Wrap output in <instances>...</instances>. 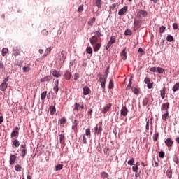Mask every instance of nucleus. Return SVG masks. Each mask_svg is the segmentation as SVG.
I'll use <instances>...</instances> for the list:
<instances>
[{
  "label": "nucleus",
  "instance_id": "27",
  "mask_svg": "<svg viewBox=\"0 0 179 179\" xmlns=\"http://www.w3.org/2000/svg\"><path fill=\"white\" fill-rule=\"evenodd\" d=\"M13 145L15 146V148H19L20 146V142H19V140L15 139L13 141Z\"/></svg>",
  "mask_w": 179,
  "mask_h": 179
},
{
  "label": "nucleus",
  "instance_id": "47",
  "mask_svg": "<svg viewBox=\"0 0 179 179\" xmlns=\"http://www.w3.org/2000/svg\"><path fill=\"white\" fill-rule=\"evenodd\" d=\"M96 6L99 8H101V0H96Z\"/></svg>",
  "mask_w": 179,
  "mask_h": 179
},
{
  "label": "nucleus",
  "instance_id": "16",
  "mask_svg": "<svg viewBox=\"0 0 179 179\" xmlns=\"http://www.w3.org/2000/svg\"><path fill=\"white\" fill-rule=\"evenodd\" d=\"M100 47H101V43H95V45L93 47L94 52H97V51L100 50Z\"/></svg>",
  "mask_w": 179,
  "mask_h": 179
},
{
  "label": "nucleus",
  "instance_id": "36",
  "mask_svg": "<svg viewBox=\"0 0 179 179\" xmlns=\"http://www.w3.org/2000/svg\"><path fill=\"white\" fill-rule=\"evenodd\" d=\"M167 118H169V112H166L162 115V120L164 121H167Z\"/></svg>",
  "mask_w": 179,
  "mask_h": 179
},
{
  "label": "nucleus",
  "instance_id": "35",
  "mask_svg": "<svg viewBox=\"0 0 179 179\" xmlns=\"http://www.w3.org/2000/svg\"><path fill=\"white\" fill-rule=\"evenodd\" d=\"M8 52H9V50L7 48H4L2 49V56L5 57L6 55V54H8Z\"/></svg>",
  "mask_w": 179,
  "mask_h": 179
},
{
  "label": "nucleus",
  "instance_id": "46",
  "mask_svg": "<svg viewBox=\"0 0 179 179\" xmlns=\"http://www.w3.org/2000/svg\"><path fill=\"white\" fill-rule=\"evenodd\" d=\"M94 22H96V17H93L92 20H90L88 22V24H90V26H93V24L94 23Z\"/></svg>",
  "mask_w": 179,
  "mask_h": 179
},
{
  "label": "nucleus",
  "instance_id": "30",
  "mask_svg": "<svg viewBox=\"0 0 179 179\" xmlns=\"http://www.w3.org/2000/svg\"><path fill=\"white\" fill-rule=\"evenodd\" d=\"M149 101H150V100H149L148 98H144L143 99V106L144 107L148 106V104H149Z\"/></svg>",
  "mask_w": 179,
  "mask_h": 179
},
{
  "label": "nucleus",
  "instance_id": "28",
  "mask_svg": "<svg viewBox=\"0 0 179 179\" xmlns=\"http://www.w3.org/2000/svg\"><path fill=\"white\" fill-rule=\"evenodd\" d=\"M101 177L103 179L108 178V173L103 171L101 173Z\"/></svg>",
  "mask_w": 179,
  "mask_h": 179
},
{
  "label": "nucleus",
  "instance_id": "2",
  "mask_svg": "<svg viewBox=\"0 0 179 179\" xmlns=\"http://www.w3.org/2000/svg\"><path fill=\"white\" fill-rule=\"evenodd\" d=\"M20 130V127H15L13 129V131H12V133L10 134L11 138H19V131Z\"/></svg>",
  "mask_w": 179,
  "mask_h": 179
},
{
  "label": "nucleus",
  "instance_id": "56",
  "mask_svg": "<svg viewBox=\"0 0 179 179\" xmlns=\"http://www.w3.org/2000/svg\"><path fill=\"white\" fill-rule=\"evenodd\" d=\"M23 72H29L30 71V68L29 66H24L22 68Z\"/></svg>",
  "mask_w": 179,
  "mask_h": 179
},
{
  "label": "nucleus",
  "instance_id": "62",
  "mask_svg": "<svg viewBox=\"0 0 179 179\" xmlns=\"http://www.w3.org/2000/svg\"><path fill=\"white\" fill-rule=\"evenodd\" d=\"M77 79H79V73H76L74 74V80H76Z\"/></svg>",
  "mask_w": 179,
  "mask_h": 179
},
{
  "label": "nucleus",
  "instance_id": "29",
  "mask_svg": "<svg viewBox=\"0 0 179 179\" xmlns=\"http://www.w3.org/2000/svg\"><path fill=\"white\" fill-rule=\"evenodd\" d=\"M178 90H179V83H176L173 85L172 90H173V92H177V91H178Z\"/></svg>",
  "mask_w": 179,
  "mask_h": 179
},
{
  "label": "nucleus",
  "instance_id": "54",
  "mask_svg": "<svg viewBox=\"0 0 179 179\" xmlns=\"http://www.w3.org/2000/svg\"><path fill=\"white\" fill-rule=\"evenodd\" d=\"M134 159L132 158L131 159L127 162V164H129V166H134Z\"/></svg>",
  "mask_w": 179,
  "mask_h": 179
},
{
  "label": "nucleus",
  "instance_id": "61",
  "mask_svg": "<svg viewBox=\"0 0 179 179\" xmlns=\"http://www.w3.org/2000/svg\"><path fill=\"white\" fill-rule=\"evenodd\" d=\"M85 135L87 136H89V135H90V129H85Z\"/></svg>",
  "mask_w": 179,
  "mask_h": 179
},
{
  "label": "nucleus",
  "instance_id": "42",
  "mask_svg": "<svg viewBox=\"0 0 179 179\" xmlns=\"http://www.w3.org/2000/svg\"><path fill=\"white\" fill-rule=\"evenodd\" d=\"M59 122H60L61 125H64V124H66V118L62 117V119L59 120Z\"/></svg>",
  "mask_w": 179,
  "mask_h": 179
},
{
  "label": "nucleus",
  "instance_id": "50",
  "mask_svg": "<svg viewBox=\"0 0 179 179\" xmlns=\"http://www.w3.org/2000/svg\"><path fill=\"white\" fill-rule=\"evenodd\" d=\"M157 71L158 73H163V72H164V69L161 67H157Z\"/></svg>",
  "mask_w": 179,
  "mask_h": 179
},
{
  "label": "nucleus",
  "instance_id": "6",
  "mask_svg": "<svg viewBox=\"0 0 179 179\" xmlns=\"http://www.w3.org/2000/svg\"><path fill=\"white\" fill-rule=\"evenodd\" d=\"M113 106V104L108 103V105L105 106L101 110L102 114H107L108 111H110L111 109V107Z\"/></svg>",
  "mask_w": 179,
  "mask_h": 179
},
{
  "label": "nucleus",
  "instance_id": "23",
  "mask_svg": "<svg viewBox=\"0 0 179 179\" xmlns=\"http://www.w3.org/2000/svg\"><path fill=\"white\" fill-rule=\"evenodd\" d=\"M50 52H51V47L48 48L45 51V53L43 56V58H45V57H47V55H50Z\"/></svg>",
  "mask_w": 179,
  "mask_h": 179
},
{
  "label": "nucleus",
  "instance_id": "21",
  "mask_svg": "<svg viewBox=\"0 0 179 179\" xmlns=\"http://www.w3.org/2000/svg\"><path fill=\"white\" fill-rule=\"evenodd\" d=\"M160 94H161V97L162 99H165L166 97V87L164 86L163 89L160 90Z\"/></svg>",
  "mask_w": 179,
  "mask_h": 179
},
{
  "label": "nucleus",
  "instance_id": "32",
  "mask_svg": "<svg viewBox=\"0 0 179 179\" xmlns=\"http://www.w3.org/2000/svg\"><path fill=\"white\" fill-rule=\"evenodd\" d=\"M166 176L168 178H171L173 176V171H171V169H168L166 171Z\"/></svg>",
  "mask_w": 179,
  "mask_h": 179
},
{
  "label": "nucleus",
  "instance_id": "58",
  "mask_svg": "<svg viewBox=\"0 0 179 179\" xmlns=\"http://www.w3.org/2000/svg\"><path fill=\"white\" fill-rule=\"evenodd\" d=\"M77 11L78 13L83 12V6H82V5L79 6Z\"/></svg>",
  "mask_w": 179,
  "mask_h": 179
},
{
  "label": "nucleus",
  "instance_id": "48",
  "mask_svg": "<svg viewBox=\"0 0 179 179\" xmlns=\"http://www.w3.org/2000/svg\"><path fill=\"white\" fill-rule=\"evenodd\" d=\"M166 40L169 42H171L174 40V38L171 35H168L166 37Z\"/></svg>",
  "mask_w": 179,
  "mask_h": 179
},
{
  "label": "nucleus",
  "instance_id": "18",
  "mask_svg": "<svg viewBox=\"0 0 179 179\" xmlns=\"http://www.w3.org/2000/svg\"><path fill=\"white\" fill-rule=\"evenodd\" d=\"M13 56L14 57H17V55H20V50H19L16 48H14L13 49Z\"/></svg>",
  "mask_w": 179,
  "mask_h": 179
},
{
  "label": "nucleus",
  "instance_id": "31",
  "mask_svg": "<svg viewBox=\"0 0 179 179\" xmlns=\"http://www.w3.org/2000/svg\"><path fill=\"white\" fill-rule=\"evenodd\" d=\"M64 169V164H57L55 166V171H59V170H62Z\"/></svg>",
  "mask_w": 179,
  "mask_h": 179
},
{
  "label": "nucleus",
  "instance_id": "63",
  "mask_svg": "<svg viewBox=\"0 0 179 179\" xmlns=\"http://www.w3.org/2000/svg\"><path fill=\"white\" fill-rule=\"evenodd\" d=\"M150 71H151V72H157V68L152 67V68L150 69Z\"/></svg>",
  "mask_w": 179,
  "mask_h": 179
},
{
  "label": "nucleus",
  "instance_id": "10",
  "mask_svg": "<svg viewBox=\"0 0 179 179\" xmlns=\"http://www.w3.org/2000/svg\"><path fill=\"white\" fill-rule=\"evenodd\" d=\"M16 159H17V157H16V155H11L10 156V160H9V163L12 166L13 164H15V162H16Z\"/></svg>",
  "mask_w": 179,
  "mask_h": 179
},
{
  "label": "nucleus",
  "instance_id": "45",
  "mask_svg": "<svg viewBox=\"0 0 179 179\" xmlns=\"http://www.w3.org/2000/svg\"><path fill=\"white\" fill-rule=\"evenodd\" d=\"M159 139V132H156L153 136V141L156 142Z\"/></svg>",
  "mask_w": 179,
  "mask_h": 179
},
{
  "label": "nucleus",
  "instance_id": "55",
  "mask_svg": "<svg viewBox=\"0 0 179 179\" xmlns=\"http://www.w3.org/2000/svg\"><path fill=\"white\" fill-rule=\"evenodd\" d=\"M53 90L55 92L56 94H58V90H59L58 85H55V87H53Z\"/></svg>",
  "mask_w": 179,
  "mask_h": 179
},
{
  "label": "nucleus",
  "instance_id": "14",
  "mask_svg": "<svg viewBox=\"0 0 179 179\" xmlns=\"http://www.w3.org/2000/svg\"><path fill=\"white\" fill-rule=\"evenodd\" d=\"M83 90L84 96H87V94H89V93H90V88H89L87 86H85L83 88Z\"/></svg>",
  "mask_w": 179,
  "mask_h": 179
},
{
  "label": "nucleus",
  "instance_id": "12",
  "mask_svg": "<svg viewBox=\"0 0 179 179\" xmlns=\"http://www.w3.org/2000/svg\"><path fill=\"white\" fill-rule=\"evenodd\" d=\"M52 79V76H46L41 79V82H50Z\"/></svg>",
  "mask_w": 179,
  "mask_h": 179
},
{
  "label": "nucleus",
  "instance_id": "25",
  "mask_svg": "<svg viewBox=\"0 0 179 179\" xmlns=\"http://www.w3.org/2000/svg\"><path fill=\"white\" fill-rule=\"evenodd\" d=\"M20 152H21V155H20L21 157H23V158L26 157V155H27V149H22Z\"/></svg>",
  "mask_w": 179,
  "mask_h": 179
},
{
  "label": "nucleus",
  "instance_id": "8",
  "mask_svg": "<svg viewBox=\"0 0 179 179\" xmlns=\"http://www.w3.org/2000/svg\"><path fill=\"white\" fill-rule=\"evenodd\" d=\"M120 114L123 117H127V115L128 114V108H127V106L122 107Z\"/></svg>",
  "mask_w": 179,
  "mask_h": 179
},
{
  "label": "nucleus",
  "instance_id": "4",
  "mask_svg": "<svg viewBox=\"0 0 179 179\" xmlns=\"http://www.w3.org/2000/svg\"><path fill=\"white\" fill-rule=\"evenodd\" d=\"M169 108H170V103L169 102L162 103L161 106V111H166L167 113L169 112Z\"/></svg>",
  "mask_w": 179,
  "mask_h": 179
},
{
  "label": "nucleus",
  "instance_id": "3",
  "mask_svg": "<svg viewBox=\"0 0 179 179\" xmlns=\"http://www.w3.org/2000/svg\"><path fill=\"white\" fill-rule=\"evenodd\" d=\"M98 78L99 79V81L101 83V86L102 89H106V82H107V79L101 77V74H98Z\"/></svg>",
  "mask_w": 179,
  "mask_h": 179
},
{
  "label": "nucleus",
  "instance_id": "22",
  "mask_svg": "<svg viewBox=\"0 0 179 179\" xmlns=\"http://www.w3.org/2000/svg\"><path fill=\"white\" fill-rule=\"evenodd\" d=\"M49 110L50 112V115H54L55 113L57 112V109L55 108V106H50L49 108Z\"/></svg>",
  "mask_w": 179,
  "mask_h": 179
},
{
  "label": "nucleus",
  "instance_id": "38",
  "mask_svg": "<svg viewBox=\"0 0 179 179\" xmlns=\"http://www.w3.org/2000/svg\"><path fill=\"white\" fill-rule=\"evenodd\" d=\"M45 97H47V91L42 92L41 95V100H45Z\"/></svg>",
  "mask_w": 179,
  "mask_h": 179
},
{
  "label": "nucleus",
  "instance_id": "7",
  "mask_svg": "<svg viewBox=\"0 0 179 179\" xmlns=\"http://www.w3.org/2000/svg\"><path fill=\"white\" fill-rule=\"evenodd\" d=\"M97 41H99V38L96 36H93L90 38V43L92 44V45L96 44Z\"/></svg>",
  "mask_w": 179,
  "mask_h": 179
},
{
  "label": "nucleus",
  "instance_id": "17",
  "mask_svg": "<svg viewBox=\"0 0 179 179\" xmlns=\"http://www.w3.org/2000/svg\"><path fill=\"white\" fill-rule=\"evenodd\" d=\"M52 75L55 78H61V76H62V74H61V73H59L58 71L57 70H54L52 71Z\"/></svg>",
  "mask_w": 179,
  "mask_h": 179
},
{
  "label": "nucleus",
  "instance_id": "52",
  "mask_svg": "<svg viewBox=\"0 0 179 179\" xmlns=\"http://www.w3.org/2000/svg\"><path fill=\"white\" fill-rule=\"evenodd\" d=\"M173 162L174 163H176V164H179V159L178 157H177V155H175L174 158H173Z\"/></svg>",
  "mask_w": 179,
  "mask_h": 179
},
{
  "label": "nucleus",
  "instance_id": "5",
  "mask_svg": "<svg viewBox=\"0 0 179 179\" xmlns=\"http://www.w3.org/2000/svg\"><path fill=\"white\" fill-rule=\"evenodd\" d=\"M102 131H103V127L101 126V124H96L94 129L95 134H97V135H100Z\"/></svg>",
  "mask_w": 179,
  "mask_h": 179
},
{
  "label": "nucleus",
  "instance_id": "39",
  "mask_svg": "<svg viewBox=\"0 0 179 179\" xmlns=\"http://www.w3.org/2000/svg\"><path fill=\"white\" fill-rule=\"evenodd\" d=\"M108 88L114 89V81L113 80V79L110 80Z\"/></svg>",
  "mask_w": 179,
  "mask_h": 179
},
{
  "label": "nucleus",
  "instance_id": "13",
  "mask_svg": "<svg viewBox=\"0 0 179 179\" xmlns=\"http://www.w3.org/2000/svg\"><path fill=\"white\" fill-rule=\"evenodd\" d=\"M141 24H142V22L141 20H134V26L136 29H139V27H141Z\"/></svg>",
  "mask_w": 179,
  "mask_h": 179
},
{
  "label": "nucleus",
  "instance_id": "49",
  "mask_svg": "<svg viewBox=\"0 0 179 179\" xmlns=\"http://www.w3.org/2000/svg\"><path fill=\"white\" fill-rule=\"evenodd\" d=\"M166 30V27L164 26H161L159 27V33L162 34L163 33H164V31Z\"/></svg>",
  "mask_w": 179,
  "mask_h": 179
},
{
  "label": "nucleus",
  "instance_id": "64",
  "mask_svg": "<svg viewBox=\"0 0 179 179\" xmlns=\"http://www.w3.org/2000/svg\"><path fill=\"white\" fill-rule=\"evenodd\" d=\"M145 129L146 131H149V120L146 122Z\"/></svg>",
  "mask_w": 179,
  "mask_h": 179
},
{
  "label": "nucleus",
  "instance_id": "44",
  "mask_svg": "<svg viewBox=\"0 0 179 179\" xmlns=\"http://www.w3.org/2000/svg\"><path fill=\"white\" fill-rule=\"evenodd\" d=\"M79 107H80V106L78 103H76L74 104L73 111H79Z\"/></svg>",
  "mask_w": 179,
  "mask_h": 179
},
{
  "label": "nucleus",
  "instance_id": "37",
  "mask_svg": "<svg viewBox=\"0 0 179 179\" xmlns=\"http://www.w3.org/2000/svg\"><path fill=\"white\" fill-rule=\"evenodd\" d=\"M94 33L98 38H100V37H103V34H101V31H95Z\"/></svg>",
  "mask_w": 179,
  "mask_h": 179
},
{
  "label": "nucleus",
  "instance_id": "43",
  "mask_svg": "<svg viewBox=\"0 0 179 179\" xmlns=\"http://www.w3.org/2000/svg\"><path fill=\"white\" fill-rule=\"evenodd\" d=\"M87 54H93V49H92V47H87L86 49Z\"/></svg>",
  "mask_w": 179,
  "mask_h": 179
},
{
  "label": "nucleus",
  "instance_id": "34",
  "mask_svg": "<svg viewBox=\"0 0 179 179\" xmlns=\"http://www.w3.org/2000/svg\"><path fill=\"white\" fill-rule=\"evenodd\" d=\"M132 87V76L129 79V84L127 87V90H129Z\"/></svg>",
  "mask_w": 179,
  "mask_h": 179
},
{
  "label": "nucleus",
  "instance_id": "11",
  "mask_svg": "<svg viewBox=\"0 0 179 179\" xmlns=\"http://www.w3.org/2000/svg\"><path fill=\"white\" fill-rule=\"evenodd\" d=\"M127 10H128V6H124L122 9L119 10L118 15L120 16H122L123 15H125Z\"/></svg>",
  "mask_w": 179,
  "mask_h": 179
},
{
  "label": "nucleus",
  "instance_id": "41",
  "mask_svg": "<svg viewBox=\"0 0 179 179\" xmlns=\"http://www.w3.org/2000/svg\"><path fill=\"white\" fill-rule=\"evenodd\" d=\"M124 34L125 36H132V31H131L129 29H126Z\"/></svg>",
  "mask_w": 179,
  "mask_h": 179
},
{
  "label": "nucleus",
  "instance_id": "59",
  "mask_svg": "<svg viewBox=\"0 0 179 179\" xmlns=\"http://www.w3.org/2000/svg\"><path fill=\"white\" fill-rule=\"evenodd\" d=\"M150 83V78H149L148 77H146L144 79V83H145V85H147V83Z\"/></svg>",
  "mask_w": 179,
  "mask_h": 179
},
{
  "label": "nucleus",
  "instance_id": "40",
  "mask_svg": "<svg viewBox=\"0 0 179 179\" xmlns=\"http://www.w3.org/2000/svg\"><path fill=\"white\" fill-rule=\"evenodd\" d=\"M15 171H22V166H20L19 164H16L15 166Z\"/></svg>",
  "mask_w": 179,
  "mask_h": 179
},
{
  "label": "nucleus",
  "instance_id": "51",
  "mask_svg": "<svg viewBox=\"0 0 179 179\" xmlns=\"http://www.w3.org/2000/svg\"><path fill=\"white\" fill-rule=\"evenodd\" d=\"M117 6H118V3H113L112 6H110V9H112V10H114V9L117 8Z\"/></svg>",
  "mask_w": 179,
  "mask_h": 179
},
{
  "label": "nucleus",
  "instance_id": "1",
  "mask_svg": "<svg viewBox=\"0 0 179 179\" xmlns=\"http://www.w3.org/2000/svg\"><path fill=\"white\" fill-rule=\"evenodd\" d=\"M8 80H9V78L6 77L3 80V83L0 85V90H1V92H5V90L8 89Z\"/></svg>",
  "mask_w": 179,
  "mask_h": 179
},
{
  "label": "nucleus",
  "instance_id": "57",
  "mask_svg": "<svg viewBox=\"0 0 179 179\" xmlns=\"http://www.w3.org/2000/svg\"><path fill=\"white\" fill-rule=\"evenodd\" d=\"M147 87H148V89H152V87H153V83H147Z\"/></svg>",
  "mask_w": 179,
  "mask_h": 179
},
{
  "label": "nucleus",
  "instance_id": "60",
  "mask_svg": "<svg viewBox=\"0 0 179 179\" xmlns=\"http://www.w3.org/2000/svg\"><path fill=\"white\" fill-rule=\"evenodd\" d=\"M133 93H134V94H139V90H138V88H134L133 90Z\"/></svg>",
  "mask_w": 179,
  "mask_h": 179
},
{
  "label": "nucleus",
  "instance_id": "9",
  "mask_svg": "<svg viewBox=\"0 0 179 179\" xmlns=\"http://www.w3.org/2000/svg\"><path fill=\"white\" fill-rule=\"evenodd\" d=\"M174 143V141L173 140H171V138H169L165 141V145H166V146L168 148H171V146H173Z\"/></svg>",
  "mask_w": 179,
  "mask_h": 179
},
{
  "label": "nucleus",
  "instance_id": "26",
  "mask_svg": "<svg viewBox=\"0 0 179 179\" xmlns=\"http://www.w3.org/2000/svg\"><path fill=\"white\" fill-rule=\"evenodd\" d=\"M114 43H115V36H112L110 37V40L108 41V44H109L111 46V45H113V44H114Z\"/></svg>",
  "mask_w": 179,
  "mask_h": 179
},
{
  "label": "nucleus",
  "instance_id": "20",
  "mask_svg": "<svg viewBox=\"0 0 179 179\" xmlns=\"http://www.w3.org/2000/svg\"><path fill=\"white\" fill-rule=\"evenodd\" d=\"M79 124V121L75 120L73 122V125H72V129L73 131H76V129H78V124Z\"/></svg>",
  "mask_w": 179,
  "mask_h": 179
},
{
  "label": "nucleus",
  "instance_id": "19",
  "mask_svg": "<svg viewBox=\"0 0 179 179\" xmlns=\"http://www.w3.org/2000/svg\"><path fill=\"white\" fill-rule=\"evenodd\" d=\"M120 57H122V59H123V61H125V59H127V52L126 50L124 49L121 53H120Z\"/></svg>",
  "mask_w": 179,
  "mask_h": 179
},
{
  "label": "nucleus",
  "instance_id": "24",
  "mask_svg": "<svg viewBox=\"0 0 179 179\" xmlns=\"http://www.w3.org/2000/svg\"><path fill=\"white\" fill-rule=\"evenodd\" d=\"M64 78L67 79V80H69L71 78H72V74H71V72L66 71L64 74Z\"/></svg>",
  "mask_w": 179,
  "mask_h": 179
},
{
  "label": "nucleus",
  "instance_id": "15",
  "mask_svg": "<svg viewBox=\"0 0 179 179\" xmlns=\"http://www.w3.org/2000/svg\"><path fill=\"white\" fill-rule=\"evenodd\" d=\"M138 15L143 16V17H146L148 13L145 10H138Z\"/></svg>",
  "mask_w": 179,
  "mask_h": 179
},
{
  "label": "nucleus",
  "instance_id": "53",
  "mask_svg": "<svg viewBox=\"0 0 179 179\" xmlns=\"http://www.w3.org/2000/svg\"><path fill=\"white\" fill-rule=\"evenodd\" d=\"M159 157H160V159H164V151L159 152Z\"/></svg>",
  "mask_w": 179,
  "mask_h": 179
},
{
  "label": "nucleus",
  "instance_id": "33",
  "mask_svg": "<svg viewBox=\"0 0 179 179\" xmlns=\"http://www.w3.org/2000/svg\"><path fill=\"white\" fill-rule=\"evenodd\" d=\"M59 142L62 144L64 143V142H65V136H64V134H60L59 135Z\"/></svg>",
  "mask_w": 179,
  "mask_h": 179
}]
</instances>
